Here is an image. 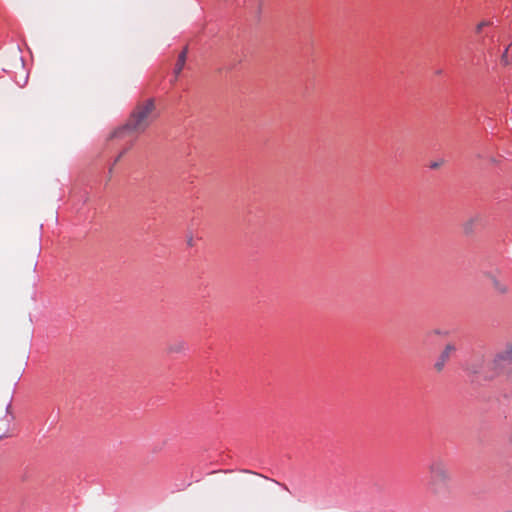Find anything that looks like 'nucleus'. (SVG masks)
<instances>
[{
	"mask_svg": "<svg viewBox=\"0 0 512 512\" xmlns=\"http://www.w3.org/2000/svg\"><path fill=\"white\" fill-rule=\"evenodd\" d=\"M507 512H512V511H507Z\"/></svg>",
	"mask_w": 512,
	"mask_h": 512,
	"instance_id": "17",
	"label": "nucleus"
},
{
	"mask_svg": "<svg viewBox=\"0 0 512 512\" xmlns=\"http://www.w3.org/2000/svg\"><path fill=\"white\" fill-rule=\"evenodd\" d=\"M427 492L436 498H445L452 491V473L448 462L442 457H433L427 466Z\"/></svg>",
	"mask_w": 512,
	"mask_h": 512,
	"instance_id": "1",
	"label": "nucleus"
},
{
	"mask_svg": "<svg viewBox=\"0 0 512 512\" xmlns=\"http://www.w3.org/2000/svg\"><path fill=\"white\" fill-rule=\"evenodd\" d=\"M187 53H188V49H187V47H185L183 49V51L178 55L176 65L174 67L175 81L177 80L178 76L181 74V72L185 66L186 59H187Z\"/></svg>",
	"mask_w": 512,
	"mask_h": 512,
	"instance_id": "7",
	"label": "nucleus"
},
{
	"mask_svg": "<svg viewBox=\"0 0 512 512\" xmlns=\"http://www.w3.org/2000/svg\"><path fill=\"white\" fill-rule=\"evenodd\" d=\"M492 356L486 351H477L468 360L466 369L484 379H492L496 377L495 369L492 366Z\"/></svg>",
	"mask_w": 512,
	"mask_h": 512,
	"instance_id": "3",
	"label": "nucleus"
},
{
	"mask_svg": "<svg viewBox=\"0 0 512 512\" xmlns=\"http://www.w3.org/2000/svg\"><path fill=\"white\" fill-rule=\"evenodd\" d=\"M490 25V22L489 21H481L479 24H477L476 26V32L477 33H480L482 31V29L486 26H489Z\"/></svg>",
	"mask_w": 512,
	"mask_h": 512,
	"instance_id": "12",
	"label": "nucleus"
},
{
	"mask_svg": "<svg viewBox=\"0 0 512 512\" xmlns=\"http://www.w3.org/2000/svg\"><path fill=\"white\" fill-rule=\"evenodd\" d=\"M455 351H456L455 344H453V343L446 344L443 351L440 353L437 361L435 362V365H434L435 369L439 372L442 371L445 364L448 362L450 357L455 353Z\"/></svg>",
	"mask_w": 512,
	"mask_h": 512,
	"instance_id": "6",
	"label": "nucleus"
},
{
	"mask_svg": "<svg viewBox=\"0 0 512 512\" xmlns=\"http://www.w3.org/2000/svg\"><path fill=\"white\" fill-rule=\"evenodd\" d=\"M439 165L437 163H434L431 165V168H437Z\"/></svg>",
	"mask_w": 512,
	"mask_h": 512,
	"instance_id": "15",
	"label": "nucleus"
},
{
	"mask_svg": "<svg viewBox=\"0 0 512 512\" xmlns=\"http://www.w3.org/2000/svg\"><path fill=\"white\" fill-rule=\"evenodd\" d=\"M8 413L6 412L4 419L2 420L4 422V427L2 432L0 433V440L8 437L9 435V425H10V419Z\"/></svg>",
	"mask_w": 512,
	"mask_h": 512,
	"instance_id": "9",
	"label": "nucleus"
},
{
	"mask_svg": "<svg viewBox=\"0 0 512 512\" xmlns=\"http://www.w3.org/2000/svg\"><path fill=\"white\" fill-rule=\"evenodd\" d=\"M188 244H189L190 246H192V245H193V243H192V238H190V239L188 240Z\"/></svg>",
	"mask_w": 512,
	"mask_h": 512,
	"instance_id": "16",
	"label": "nucleus"
},
{
	"mask_svg": "<svg viewBox=\"0 0 512 512\" xmlns=\"http://www.w3.org/2000/svg\"><path fill=\"white\" fill-rule=\"evenodd\" d=\"M479 220V217L471 218L463 224V230L466 234L473 232L474 224Z\"/></svg>",
	"mask_w": 512,
	"mask_h": 512,
	"instance_id": "10",
	"label": "nucleus"
},
{
	"mask_svg": "<svg viewBox=\"0 0 512 512\" xmlns=\"http://www.w3.org/2000/svg\"><path fill=\"white\" fill-rule=\"evenodd\" d=\"M126 151H127V150H124V151H122V152L118 155V157L115 159V163H116V162H118V161L121 159V157L125 154V152H126Z\"/></svg>",
	"mask_w": 512,
	"mask_h": 512,
	"instance_id": "14",
	"label": "nucleus"
},
{
	"mask_svg": "<svg viewBox=\"0 0 512 512\" xmlns=\"http://www.w3.org/2000/svg\"><path fill=\"white\" fill-rule=\"evenodd\" d=\"M485 278L489 281L493 292L498 296H506L510 293L509 285L500 278V271L485 272Z\"/></svg>",
	"mask_w": 512,
	"mask_h": 512,
	"instance_id": "5",
	"label": "nucleus"
},
{
	"mask_svg": "<svg viewBox=\"0 0 512 512\" xmlns=\"http://www.w3.org/2000/svg\"><path fill=\"white\" fill-rule=\"evenodd\" d=\"M501 64L504 66H508L512 63V42L505 49L503 54L501 55Z\"/></svg>",
	"mask_w": 512,
	"mask_h": 512,
	"instance_id": "8",
	"label": "nucleus"
},
{
	"mask_svg": "<svg viewBox=\"0 0 512 512\" xmlns=\"http://www.w3.org/2000/svg\"><path fill=\"white\" fill-rule=\"evenodd\" d=\"M262 9V1H259L257 8L255 10L256 16L259 17Z\"/></svg>",
	"mask_w": 512,
	"mask_h": 512,
	"instance_id": "13",
	"label": "nucleus"
},
{
	"mask_svg": "<svg viewBox=\"0 0 512 512\" xmlns=\"http://www.w3.org/2000/svg\"><path fill=\"white\" fill-rule=\"evenodd\" d=\"M512 365V345L492 356V366L495 369L496 376L502 373L507 367Z\"/></svg>",
	"mask_w": 512,
	"mask_h": 512,
	"instance_id": "4",
	"label": "nucleus"
},
{
	"mask_svg": "<svg viewBox=\"0 0 512 512\" xmlns=\"http://www.w3.org/2000/svg\"><path fill=\"white\" fill-rule=\"evenodd\" d=\"M157 118L154 99L139 102L131 113L127 123L115 130L112 138H125L131 133H143Z\"/></svg>",
	"mask_w": 512,
	"mask_h": 512,
	"instance_id": "2",
	"label": "nucleus"
},
{
	"mask_svg": "<svg viewBox=\"0 0 512 512\" xmlns=\"http://www.w3.org/2000/svg\"><path fill=\"white\" fill-rule=\"evenodd\" d=\"M185 350V344L183 342H176L174 344L169 345L168 352L169 353H180Z\"/></svg>",
	"mask_w": 512,
	"mask_h": 512,
	"instance_id": "11",
	"label": "nucleus"
}]
</instances>
